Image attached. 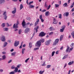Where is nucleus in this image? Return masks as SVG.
<instances>
[{"mask_svg":"<svg viewBox=\"0 0 74 74\" xmlns=\"http://www.w3.org/2000/svg\"><path fill=\"white\" fill-rule=\"evenodd\" d=\"M5 23H3L2 24L1 26L2 27H5Z\"/></svg>","mask_w":74,"mask_h":74,"instance_id":"obj_38","label":"nucleus"},{"mask_svg":"<svg viewBox=\"0 0 74 74\" xmlns=\"http://www.w3.org/2000/svg\"><path fill=\"white\" fill-rule=\"evenodd\" d=\"M45 34H46V33H44V32H42L39 33V36L40 37H44V36H45Z\"/></svg>","mask_w":74,"mask_h":74,"instance_id":"obj_5","label":"nucleus"},{"mask_svg":"<svg viewBox=\"0 0 74 74\" xmlns=\"http://www.w3.org/2000/svg\"><path fill=\"white\" fill-rule=\"evenodd\" d=\"M33 3V1H32L30 2L29 3V5Z\"/></svg>","mask_w":74,"mask_h":74,"instance_id":"obj_59","label":"nucleus"},{"mask_svg":"<svg viewBox=\"0 0 74 74\" xmlns=\"http://www.w3.org/2000/svg\"><path fill=\"white\" fill-rule=\"evenodd\" d=\"M14 10L13 11H12V14H15V13H16V8H13Z\"/></svg>","mask_w":74,"mask_h":74,"instance_id":"obj_14","label":"nucleus"},{"mask_svg":"<svg viewBox=\"0 0 74 74\" xmlns=\"http://www.w3.org/2000/svg\"><path fill=\"white\" fill-rule=\"evenodd\" d=\"M71 48H74V43H72L70 45Z\"/></svg>","mask_w":74,"mask_h":74,"instance_id":"obj_26","label":"nucleus"},{"mask_svg":"<svg viewBox=\"0 0 74 74\" xmlns=\"http://www.w3.org/2000/svg\"><path fill=\"white\" fill-rule=\"evenodd\" d=\"M6 14L7 13L6 12H4L3 14L4 19L5 20H6L7 19V16Z\"/></svg>","mask_w":74,"mask_h":74,"instance_id":"obj_7","label":"nucleus"},{"mask_svg":"<svg viewBox=\"0 0 74 74\" xmlns=\"http://www.w3.org/2000/svg\"><path fill=\"white\" fill-rule=\"evenodd\" d=\"M51 40H49L45 42L46 45H49L51 43Z\"/></svg>","mask_w":74,"mask_h":74,"instance_id":"obj_8","label":"nucleus"},{"mask_svg":"<svg viewBox=\"0 0 74 74\" xmlns=\"http://www.w3.org/2000/svg\"><path fill=\"white\" fill-rule=\"evenodd\" d=\"M53 34V32H50L49 34V36H51V35H52Z\"/></svg>","mask_w":74,"mask_h":74,"instance_id":"obj_47","label":"nucleus"},{"mask_svg":"<svg viewBox=\"0 0 74 74\" xmlns=\"http://www.w3.org/2000/svg\"><path fill=\"white\" fill-rule=\"evenodd\" d=\"M29 7L30 8H34V5H30Z\"/></svg>","mask_w":74,"mask_h":74,"instance_id":"obj_48","label":"nucleus"},{"mask_svg":"<svg viewBox=\"0 0 74 74\" xmlns=\"http://www.w3.org/2000/svg\"><path fill=\"white\" fill-rule=\"evenodd\" d=\"M0 40L2 42H4L5 41V37L3 35L0 38Z\"/></svg>","mask_w":74,"mask_h":74,"instance_id":"obj_4","label":"nucleus"},{"mask_svg":"<svg viewBox=\"0 0 74 74\" xmlns=\"http://www.w3.org/2000/svg\"><path fill=\"white\" fill-rule=\"evenodd\" d=\"M41 45V43L40 40H39L38 41H37L36 44V46L37 47L40 48Z\"/></svg>","mask_w":74,"mask_h":74,"instance_id":"obj_2","label":"nucleus"},{"mask_svg":"<svg viewBox=\"0 0 74 74\" xmlns=\"http://www.w3.org/2000/svg\"><path fill=\"white\" fill-rule=\"evenodd\" d=\"M30 29L29 28H27L25 29L24 32L25 33H27L28 32H30Z\"/></svg>","mask_w":74,"mask_h":74,"instance_id":"obj_6","label":"nucleus"},{"mask_svg":"<svg viewBox=\"0 0 74 74\" xmlns=\"http://www.w3.org/2000/svg\"><path fill=\"white\" fill-rule=\"evenodd\" d=\"M5 2V0H0V3H2Z\"/></svg>","mask_w":74,"mask_h":74,"instance_id":"obj_34","label":"nucleus"},{"mask_svg":"<svg viewBox=\"0 0 74 74\" xmlns=\"http://www.w3.org/2000/svg\"><path fill=\"white\" fill-rule=\"evenodd\" d=\"M63 6L64 7H66V6H67V3H64V4H63Z\"/></svg>","mask_w":74,"mask_h":74,"instance_id":"obj_29","label":"nucleus"},{"mask_svg":"<svg viewBox=\"0 0 74 74\" xmlns=\"http://www.w3.org/2000/svg\"><path fill=\"white\" fill-rule=\"evenodd\" d=\"M50 14V13H49V11L46 12L45 13V15L47 16H48Z\"/></svg>","mask_w":74,"mask_h":74,"instance_id":"obj_17","label":"nucleus"},{"mask_svg":"<svg viewBox=\"0 0 74 74\" xmlns=\"http://www.w3.org/2000/svg\"><path fill=\"white\" fill-rule=\"evenodd\" d=\"M55 6L56 8H57V7H59V5L57 4H55Z\"/></svg>","mask_w":74,"mask_h":74,"instance_id":"obj_39","label":"nucleus"},{"mask_svg":"<svg viewBox=\"0 0 74 74\" xmlns=\"http://www.w3.org/2000/svg\"><path fill=\"white\" fill-rule=\"evenodd\" d=\"M18 25H19V21H17L16 24L15 23L13 25V28L14 29H17L18 28Z\"/></svg>","mask_w":74,"mask_h":74,"instance_id":"obj_1","label":"nucleus"},{"mask_svg":"<svg viewBox=\"0 0 74 74\" xmlns=\"http://www.w3.org/2000/svg\"><path fill=\"white\" fill-rule=\"evenodd\" d=\"M30 18L29 17H27V20L28 21H30Z\"/></svg>","mask_w":74,"mask_h":74,"instance_id":"obj_49","label":"nucleus"},{"mask_svg":"<svg viewBox=\"0 0 74 74\" xmlns=\"http://www.w3.org/2000/svg\"><path fill=\"white\" fill-rule=\"evenodd\" d=\"M12 62V60H10L9 61H8V63H10Z\"/></svg>","mask_w":74,"mask_h":74,"instance_id":"obj_58","label":"nucleus"},{"mask_svg":"<svg viewBox=\"0 0 74 74\" xmlns=\"http://www.w3.org/2000/svg\"><path fill=\"white\" fill-rule=\"evenodd\" d=\"M51 67V65H48L47 66L46 68H47V69H49V68H50Z\"/></svg>","mask_w":74,"mask_h":74,"instance_id":"obj_30","label":"nucleus"},{"mask_svg":"<svg viewBox=\"0 0 74 74\" xmlns=\"http://www.w3.org/2000/svg\"><path fill=\"white\" fill-rule=\"evenodd\" d=\"M45 6L46 7V8H47L48 7V5H47V4L46 3H45Z\"/></svg>","mask_w":74,"mask_h":74,"instance_id":"obj_53","label":"nucleus"},{"mask_svg":"<svg viewBox=\"0 0 74 74\" xmlns=\"http://www.w3.org/2000/svg\"><path fill=\"white\" fill-rule=\"evenodd\" d=\"M53 27H51L50 28V31H52L53 30Z\"/></svg>","mask_w":74,"mask_h":74,"instance_id":"obj_43","label":"nucleus"},{"mask_svg":"<svg viewBox=\"0 0 74 74\" xmlns=\"http://www.w3.org/2000/svg\"><path fill=\"white\" fill-rule=\"evenodd\" d=\"M8 44V43L6 42H4L3 43V47H5Z\"/></svg>","mask_w":74,"mask_h":74,"instance_id":"obj_20","label":"nucleus"},{"mask_svg":"<svg viewBox=\"0 0 74 74\" xmlns=\"http://www.w3.org/2000/svg\"><path fill=\"white\" fill-rule=\"evenodd\" d=\"M73 63H74V61H72L71 62H70L68 63V65H69V66H70V65H71V64H73Z\"/></svg>","mask_w":74,"mask_h":74,"instance_id":"obj_23","label":"nucleus"},{"mask_svg":"<svg viewBox=\"0 0 74 74\" xmlns=\"http://www.w3.org/2000/svg\"><path fill=\"white\" fill-rule=\"evenodd\" d=\"M16 67L15 65H13L11 66V69H14Z\"/></svg>","mask_w":74,"mask_h":74,"instance_id":"obj_28","label":"nucleus"},{"mask_svg":"<svg viewBox=\"0 0 74 74\" xmlns=\"http://www.w3.org/2000/svg\"><path fill=\"white\" fill-rule=\"evenodd\" d=\"M14 49H11L10 50V52H13V51H14Z\"/></svg>","mask_w":74,"mask_h":74,"instance_id":"obj_63","label":"nucleus"},{"mask_svg":"<svg viewBox=\"0 0 74 74\" xmlns=\"http://www.w3.org/2000/svg\"><path fill=\"white\" fill-rule=\"evenodd\" d=\"M44 39H42V40H39V41H40V42L41 43V42L43 43V42H44Z\"/></svg>","mask_w":74,"mask_h":74,"instance_id":"obj_32","label":"nucleus"},{"mask_svg":"<svg viewBox=\"0 0 74 74\" xmlns=\"http://www.w3.org/2000/svg\"><path fill=\"white\" fill-rule=\"evenodd\" d=\"M29 47L30 48H32V45L31 42H30L29 43Z\"/></svg>","mask_w":74,"mask_h":74,"instance_id":"obj_35","label":"nucleus"},{"mask_svg":"<svg viewBox=\"0 0 74 74\" xmlns=\"http://www.w3.org/2000/svg\"><path fill=\"white\" fill-rule=\"evenodd\" d=\"M18 67H19V65H17V67H16L15 68V69H14V72L16 73H17V72H18Z\"/></svg>","mask_w":74,"mask_h":74,"instance_id":"obj_10","label":"nucleus"},{"mask_svg":"<svg viewBox=\"0 0 74 74\" xmlns=\"http://www.w3.org/2000/svg\"><path fill=\"white\" fill-rule=\"evenodd\" d=\"M19 45V41H16L14 43L15 47H17Z\"/></svg>","mask_w":74,"mask_h":74,"instance_id":"obj_11","label":"nucleus"},{"mask_svg":"<svg viewBox=\"0 0 74 74\" xmlns=\"http://www.w3.org/2000/svg\"><path fill=\"white\" fill-rule=\"evenodd\" d=\"M22 25L23 27H25V26H26V22L25 21V20H24L22 23Z\"/></svg>","mask_w":74,"mask_h":74,"instance_id":"obj_13","label":"nucleus"},{"mask_svg":"<svg viewBox=\"0 0 74 74\" xmlns=\"http://www.w3.org/2000/svg\"><path fill=\"white\" fill-rule=\"evenodd\" d=\"M39 29V26H37L36 27H35L34 28V30H36V33H37V32L38 30V29Z\"/></svg>","mask_w":74,"mask_h":74,"instance_id":"obj_15","label":"nucleus"},{"mask_svg":"<svg viewBox=\"0 0 74 74\" xmlns=\"http://www.w3.org/2000/svg\"><path fill=\"white\" fill-rule=\"evenodd\" d=\"M53 21H54L53 23V24H57L56 21V19L53 17Z\"/></svg>","mask_w":74,"mask_h":74,"instance_id":"obj_16","label":"nucleus"},{"mask_svg":"<svg viewBox=\"0 0 74 74\" xmlns=\"http://www.w3.org/2000/svg\"><path fill=\"white\" fill-rule=\"evenodd\" d=\"M39 21H40V20H39V19H37V21L36 22H37V23H38V22H39Z\"/></svg>","mask_w":74,"mask_h":74,"instance_id":"obj_60","label":"nucleus"},{"mask_svg":"<svg viewBox=\"0 0 74 74\" xmlns=\"http://www.w3.org/2000/svg\"><path fill=\"white\" fill-rule=\"evenodd\" d=\"M14 29V31L15 32H17L18 31V28H16V29Z\"/></svg>","mask_w":74,"mask_h":74,"instance_id":"obj_52","label":"nucleus"},{"mask_svg":"<svg viewBox=\"0 0 74 74\" xmlns=\"http://www.w3.org/2000/svg\"><path fill=\"white\" fill-rule=\"evenodd\" d=\"M69 13L68 12H66V13H65L64 14V16H69Z\"/></svg>","mask_w":74,"mask_h":74,"instance_id":"obj_19","label":"nucleus"},{"mask_svg":"<svg viewBox=\"0 0 74 74\" xmlns=\"http://www.w3.org/2000/svg\"><path fill=\"white\" fill-rule=\"evenodd\" d=\"M72 12H73V11H74V8H73L72 10H71Z\"/></svg>","mask_w":74,"mask_h":74,"instance_id":"obj_64","label":"nucleus"},{"mask_svg":"<svg viewBox=\"0 0 74 74\" xmlns=\"http://www.w3.org/2000/svg\"><path fill=\"white\" fill-rule=\"evenodd\" d=\"M42 66H46V64H45V62H43V64L42 65Z\"/></svg>","mask_w":74,"mask_h":74,"instance_id":"obj_44","label":"nucleus"},{"mask_svg":"<svg viewBox=\"0 0 74 74\" xmlns=\"http://www.w3.org/2000/svg\"><path fill=\"white\" fill-rule=\"evenodd\" d=\"M39 18L40 19L42 22H44V20L42 18V15H40L39 16Z\"/></svg>","mask_w":74,"mask_h":74,"instance_id":"obj_12","label":"nucleus"},{"mask_svg":"<svg viewBox=\"0 0 74 74\" xmlns=\"http://www.w3.org/2000/svg\"><path fill=\"white\" fill-rule=\"evenodd\" d=\"M47 11V10L45 9H44L42 11V12H45Z\"/></svg>","mask_w":74,"mask_h":74,"instance_id":"obj_54","label":"nucleus"},{"mask_svg":"<svg viewBox=\"0 0 74 74\" xmlns=\"http://www.w3.org/2000/svg\"><path fill=\"white\" fill-rule=\"evenodd\" d=\"M3 30L4 31H6L7 32L8 30V28L7 27H4L3 28Z\"/></svg>","mask_w":74,"mask_h":74,"instance_id":"obj_22","label":"nucleus"},{"mask_svg":"<svg viewBox=\"0 0 74 74\" xmlns=\"http://www.w3.org/2000/svg\"><path fill=\"white\" fill-rule=\"evenodd\" d=\"M21 32H22V29H20L19 30V34H21Z\"/></svg>","mask_w":74,"mask_h":74,"instance_id":"obj_51","label":"nucleus"},{"mask_svg":"<svg viewBox=\"0 0 74 74\" xmlns=\"http://www.w3.org/2000/svg\"><path fill=\"white\" fill-rule=\"evenodd\" d=\"M15 73L14 71H12L9 73V74H14Z\"/></svg>","mask_w":74,"mask_h":74,"instance_id":"obj_45","label":"nucleus"},{"mask_svg":"<svg viewBox=\"0 0 74 74\" xmlns=\"http://www.w3.org/2000/svg\"><path fill=\"white\" fill-rule=\"evenodd\" d=\"M23 8V4H21L20 5V10H22V8Z\"/></svg>","mask_w":74,"mask_h":74,"instance_id":"obj_24","label":"nucleus"},{"mask_svg":"<svg viewBox=\"0 0 74 74\" xmlns=\"http://www.w3.org/2000/svg\"><path fill=\"white\" fill-rule=\"evenodd\" d=\"M69 55H66L65 56H64L62 58V59H65L66 58H67V57H68V56Z\"/></svg>","mask_w":74,"mask_h":74,"instance_id":"obj_21","label":"nucleus"},{"mask_svg":"<svg viewBox=\"0 0 74 74\" xmlns=\"http://www.w3.org/2000/svg\"><path fill=\"white\" fill-rule=\"evenodd\" d=\"M69 48H70V47L69 46L67 47V49L66 50V52H67V51H69Z\"/></svg>","mask_w":74,"mask_h":74,"instance_id":"obj_41","label":"nucleus"},{"mask_svg":"<svg viewBox=\"0 0 74 74\" xmlns=\"http://www.w3.org/2000/svg\"><path fill=\"white\" fill-rule=\"evenodd\" d=\"M6 25L7 26H8V27L11 26V25H9V24L8 23H6Z\"/></svg>","mask_w":74,"mask_h":74,"instance_id":"obj_46","label":"nucleus"},{"mask_svg":"<svg viewBox=\"0 0 74 74\" xmlns=\"http://www.w3.org/2000/svg\"><path fill=\"white\" fill-rule=\"evenodd\" d=\"M73 49V47H71L70 49L69 50L70 51H72Z\"/></svg>","mask_w":74,"mask_h":74,"instance_id":"obj_62","label":"nucleus"},{"mask_svg":"<svg viewBox=\"0 0 74 74\" xmlns=\"http://www.w3.org/2000/svg\"><path fill=\"white\" fill-rule=\"evenodd\" d=\"M30 58H28L25 61V63H27V62H28V60H29V59Z\"/></svg>","mask_w":74,"mask_h":74,"instance_id":"obj_42","label":"nucleus"},{"mask_svg":"<svg viewBox=\"0 0 74 74\" xmlns=\"http://www.w3.org/2000/svg\"><path fill=\"white\" fill-rule=\"evenodd\" d=\"M44 71H39V73L40 74H42L43 73H44Z\"/></svg>","mask_w":74,"mask_h":74,"instance_id":"obj_31","label":"nucleus"},{"mask_svg":"<svg viewBox=\"0 0 74 74\" xmlns=\"http://www.w3.org/2000/svg\"><path fill=\"white\" fill-rule=\"evenodd\" d=\"M66 66H67V64L66 63H65L64 66V69L66 67Z\"/></svg>","mask_w":74,"mask_h":74,"instance_id":"obj_57","label":"nucleus"},{"mask_svg":"<svg viewBox=\"0 0 74 74\" xmlns=\"http://www.w3.org/2000/svg\"><path fill=\"white\" fill-rule=\"evenodd\" d=\"M38 23L37 22H36L35 23V25H34V26H37V24H38Z\"/></svg>","mask_w":74,"mask_h":74,"instance_id":"obj_56","label":"nucleus"},{"mask_svg":"<svg viewBox=\"0 0 74 74\" xmlns=\"http://www.w3.org/2000/svg\"><path fill=\"white\" fill-rule=\"evenodd\" d=\"M59 18H60V19H62V14H60L59 15Z\"/></svg>","mask_w":74,"mask_h":74,"instance_id":"obj_37","label":"nucleus"},{"mask_svg":"<svg viewBox=\"0 0 74 74\" xmlns=\"http://www.w3.org/2000/svg\"><path fill=\"white\" fill-rule=\"evenodd\" d=\"M51 8V5H49V6H48L47 8V10H49V8Z\"/></svg>","mask_w":74,"mask_h":74,"instance_id":"obj_50","label":"nucleus"},{"mask_svg":"<svg viewBox=\"0 0 74 74\" xmlns=\"http://www.w3.org/2000/svg\"><path fill=\"white\" fill-rule=\"evenodd\" d=\"M71 34L73 38H74V32L71 33Z\"/></svg>","mask_w":74,"mask_h":74,"instance_id":"obj_36","label":"nucleus"},{"mask_svg":"<svg viewBox=\"0 0 74 74\" xmlns=\"http://www.w3.org/2000/svg\"><path fill=\"white\" fill-rule=\"evenodd\" d=\"M59 39H56L55 41L53 42V45H56L59 42Z\"/></svg>","mask_w":74,"mask_h":74,"instance_id":"obj_3","label":"nucleus"},{"mask_svg":"<svg viewBox=\"0 0 74 74\" xmlns=\"http://www.w3.org/2000/svg\"><path fill=\"white\" fill-rule=\"evenodd\" d=\"M39 48H36L34 49V51H36L37 49H38Z\"/></svg>","mask_w":74,"mask_h":74,"instance_id":"obj_55","label":"nucleus"},{"mask_svg":"<svg viewBox=\"0 0 74 74\" xmlns=\"http://www.w3.org/2000/svg\"><path fill=\"white\" fill-rule=\"evenodd\" d=\"M16 54V52H13L11 53V56H14V55H15Z\"/></svg>","mask_w":74,"mask_h":74,"instance_id":"obj_27","label":"nucleus"},{"mask_svg":"<svg viewBox=\"0 0 74 74\" xmlns=\"http://www.w3.org/2000/svg\"><path fill=\"white\" fill-rule=\"evenodd\" d=\"M55 53V51H53L51 53V57H52V56H53V55H54Z\"/></svg>","mask_w":74,"mask_h":74,"instance_id":"obj_33","label":"nucleus"},{"mask_svg":"<svg viewBox=\"0 0 74 74\" xmlns=\"http://www.w3.org/2000/svg\"><path fill=\"white\" fill-rule=\"evenodd\" d=\"M25 50V48H24V49H23L22 50V54H24V51Z\"/></svg>","mask_w":74,"mask_h":74,"instance_id":"obj_40","label":"nucleus"},{"mask_svg":"<svg viewBox=\"0 0 74 74\" xmlns=\"http://www.w3.org/2000/svg\"><path fill=\"white\" fill-rule=\"evenodd\" d=\"M70 73H71V70H70L69 71V73L68 74H70Z\"/></svg>","mask_w":74,"mask_h":74,"instance_id":"obj_61","label":"nucleus"},{"mask_svg":"<svg viewBox=\"0 0 74 74\" xmlns=\"http://www.w3.org/2000/svg\"><path fill=\"white\" fill-rule=\"evenodd\" d=\"M2 60H4L6 59V56L5 55H4L2 56Z\"/></svg>","mask_w":74,"mask_h":74,"instance_id":"obj_18","label":"nucleus"},{"mask_svg":"<svg viewBox=\"0 0 74 74\" xmlns=\"http://www.w3.org/2000/svg\"><path fill=\"white\" fill-rule=\"evenodd\" d=\"M61 28H62V29H60V32H64V29H65V26H62Z\"/></svg>","mask_w":74,"mask_h":74,"instance_id":"obj_9","label":"nucleus"},{"mask_svg":"<svg viewBox=\"0 0 74 74\" xmlns=\"http://www.w3.org/2000/svg\"><path fill=\"white\" fill-rule=\"evenodd\" d=\"M63 35L61 36L60 38V41H62L63 39Z\"/></svg>","mask_w":74,"mask_h":74,"instance_id":"obj_25","label":"nucleus"}]
</instances>
